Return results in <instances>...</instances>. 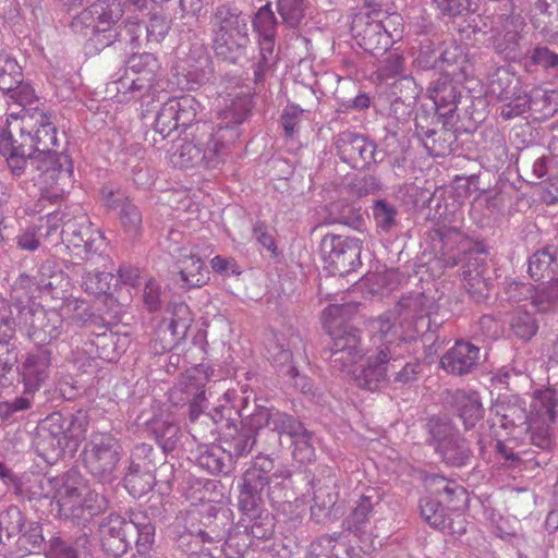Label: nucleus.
<instances>
[{
  "instance_id": "obj_1",
  "label": "nucleus",
  "mask_w": 558,
  "mask_h": 558,
  "mask_svg": "<svg viewBox=\"0 0 558 558\" xmlns=\"http://www.w3.org/2000/svg\"><path fill=\"white\" fill-rule=\"evenodd\" d=\"M58 146L52 114L44 110L36 109L19 133L0 128V154L16 177L28 172L33 181L53 184L62 172L71 174L72 161Z\"/></svg>"
},
{
  "instance_id": "obj_2",
  "label": "nucleus",
  "mask_w": 558,
  "mask_h": 558,
  "mask_svg": "<svg viewBox=\"0 0 558 558\" xmlns=\"http://www.w3.org/2000/svg\"><path fill=\"white\" fill-rule=\"evenodd\" d=\"M434 306V298L423 292L402 295L392 310L372 323L374 342L388 341L410 354L420 333L430 329Z\"/></svg>"
},
{
  "instance_id": "obj_3",
  "label": "nucleus",
  "mask_w": 558,
  "mask_h": 558,
  "mask_svg": "<svg viewBox=\"0 0 558 558\" xmlns=\"http://www.w3.org/2000/svg\"><path fill=\"white\" fill-rule=\"evenodd\" d=\"M156 526L146 511L130 509L122 517L110 513L99 524L102 549L113 557L123 556L134 544L145 555L155 542Z\"/></svg>"
},
{
  "instance_id": "obj_4",
  "label": "nucleus",
  "mask_w": 558,
  "mask_h": 558,
  "mask_svg": "<svg viewBox=\"0 0 558 558\" xmlns=\"http://www.w3.org/2000/svg\"><path fill=\"white\" fill-rule=\"evenodd\" d=\"M87 410L78 409L70 415L53 412L41 420L37 426L35 448L47 463L53 464L63 458L65 450L76 451L85 439L89 426Z\"/></svg>"
},
{
  "instance_id": "obj_5",
  "label": "nucleus",
  "mask_w": 558,
  "mask_h": 558,
  "mask_svg": "<svg viewBox=\"0 0 558 558\" xmlns=\"http://www.w3.org/2000/svg\"><path fill=\"white\" fill-rule=\"evenodd\" d=\"M357 306L353 303L330 304L323 312V324L331 338L328 360L332 367L344 371L362 359L361 331L351 324Z\"/></svg>"
},
{
  "instance_id": "obj_6",
  "label": "nucleus",
  "mask_w": 558,
  "mask_h": 558,
  "mask_svg": "<svg viewBox=\"0 0 558 558\" xmlns=\"http://www.w3.org/2000/svg\"><path fill=\"white\" fill-rule=\"evenodd\" d=\"M213 49L216 56L236 63L248 43V16L238 8L218 5L211 16Z\"/></svg>"
},
{
  "instance_id": "obj_7",
  "label": "nucleus",
  "mask_w": 558,
  "mask_h": 558,
  "mask_svg": "<svg viewBox=\"0 0 558 558\" xmlns=\"http://www.w3.org/2000/svg\"><path fill=\"white\" fill-rule=\"evenodd\" d=\"M190 135L192 138L183 141L172 153L171 162L180 168H216L226 153V145L216 138L215 126L208 122L196 123Z\"/></svg>"
},
{
  "instance_id": "obj_8",
  "label": "nucleus",
  "mask_w": 558,
  "mask_h": 558,
  "mask_svg": "<svg viewBox=\"0 0 558 558\" xmlns=\"http://www.w3.org/2000/svg\"><path fill=\"white\" fill-rule=\"evenodd\" d=\"M62 215L63 220L61 222L63 227L60 234L66 246L77 250L75 254L81 259L89 263L90 266L99 263L105 266L109 256L105 254L107 243L102 232L94 228L86 214H80L71 218H68V215L63 211H61Z\"/></svg>"
},
{
  "instance_id": "obj_9",
  "label": "nucleus",
  "mask_w": 558,
  "mask_h": 558,
  "mask_svg": "<svg viewBox=\"0 0 558 558\" xmlns=\"http://www.w3.org/2000/svg\"><path fill=\"white\" fill-rule=\"evenodd\" d=\"M19 313V327L27 339L36 347L51 349L52 344L68 331V324L59 311L45 308L33 303L14 306Z\"/></svg>"
},
{
  "instance_id": "obj_10",
  "label": "nucleus",
  "mask_w": 558,
  "mask_h": 558,
  "mask_svg": "<svg viewBox=\"0 0 558 558\" xmlns=\"http://www.w3.org/2000/svg\"><path fill=\"white\" fill-rule=\"evenodd\" d=\"M83 463L89 474L101 483H111L122 457L119 440L108 433L92 434L85 444Z\"/></svg>"
},
{
  "instance_id": "obj_11",
  "label": "nucleus",
  "mask_w": 558,
  "mask_h": 558,
  "mask_svg": "<svg viewBox=\"0 0 558 558\" xmlns=\"http://www.w3.org/2000/svg\"><path fill=\"white\" fill-rule=\"evenodd\" d=\"M325 268L332 276L343 277L361 265L362 242L356 238L326 234L320 242Z\"/></svg>"
},
{
  "instance_id": "obj_12",
  "label": "nucleus",
  "mask_w": 558,
  "mask_h": 558,
  "mask_svg": "<svg viewBox=\"0 0 558 558\" xmlns=\"http://www.w3.org/2000/svg\"><path fill=\"white\" fill-rule=\"evenodd\" d=\"M160 63L153 53H133L126 61L125 76L119 78L117 92L130 94L131 98H143L155 89Z\"/></svg>"
},
{
  "instance_id": "obj_13",
  "label": "nucleus",
  "mask_w": 558,
  "mask_h": 558,
  "mask_svg": "<svg viewBox=\"0 0 558 558\" xmlns=\"http://www.w3.org/2000/svg\"><path fill=\"white\" fill-rule=\"evenodd\" d=\"M377 342L378 340L375 343ZM405 354V350L398 345L379 341L376 355L369 356L366 365L354 372L356 385L368 391L381 389L390 380L389 372L395 368V362H399Z\"/></svg>"
},
{
  "instance_id": "obj_14",
  "label": "nucleus",
  "mask_w": 558,
  "mask_h": 558,
  "mask_svg": "<svg viewBox=\"0 0 558 558\" xmlns=\"http://www.w3.org/2000/svg\"><path fill=\"white\" fill-rule=\"evenodd\" d=\"M275 471L272 459L259 451L242 477L239 508L243 513H254L264 505L266 485Z\"/></svg>"
},
{
  "instance_id": "obj_15",
  "label": "nucleus",
  "mask_w": 558,
  "mask_h": 558,
  "mask_svg": "<svg viewBox=\"0 0 558 558\" xmlns=\"http://www.w3.org/2000/svg\"><path fill=\"white\" fill-rule=\"evenodd\" d=\"M252 414L253 425L258 426L263 434V451L278 448L282 435L291 437L302 430L303 423L298 417L275 407L255 405Z\"/></svg>"
},
{
  "instance_id": "obj_16",
  "label": "nucleus",
  "mask_w": 558,
  "mask_h": 558,
  "mask_svg": "<svg viewBox=\"0 0 558 558\" xmlns=\"http://www.w3.org/2000/svg\"><path fill=\"white\" fill-rule=\"evenodd\" d=\"M335 147L340 160L355 170L369 169L384 159V154L377 150L374 141L349 130L335 136Z\"/></svg>"
},
{
  "instance_id": "obj_17",
  "label": "nucleus",
  "mask_w": 558,
  "mask_h": 558,
  "mask_svg": "<svg viewBox=\"0 0 558 558\" xmlns=\"http://www.w3.org/2000/svg\"><path fill=\"white\" fill-rule=\"evenodd\" d=\"M380 12L355 14L351 23V33L356 44L366 52L378 56L385 53L393 40Z\"/></svg>"
},
{
  "instance_id": "obj_18",
  "label": "nucleus",
  "mask_w": 558,
  "mask_h": 558,
  "mask_svg": "<svg viewBox=\"0 0 558 558\" xmlns=\"http://www.w3.org/2000/svg\"><path fill=\"white\" fill-rule=\"evenodd\" d=\"M232 529L230 511L208 506L203 511L193 512L189 519V535L201 543L222 542Z\"/></svg>"
},
{
  "instance_id": "obj_19",
  "label": "nucleus",
  "mask_w": 558,
  "mask_h": 558,
  "mask_svg": "<svg viewBox=\"0 0 558 558\" xmlns=\"http://www.w3.org/2000/svg\"><path fill=\"white\" fill-rule=\"evenodd\" d=\"M388 510L383 494L377 488L367 487L355 501L344 524L349 531L355 534H365L373 521L385 519Z\"/></svg>"
},
{
  "instance_id": "obj_20",
  "label": "nucleus",
  "mask_w": 558,
  "mask_h": 558,
  "mask_svg": "<svg viewBox=\"0 0 558 558\" xmlns=\"http://www.w3.org/2000/svg\"><path fill=\"white\" fill-rule=\"evenodd\" d=\"M240 415L242 416L240 427L229 424L220 439L225 451L230 456L231 461L234 462L236 459L247 456L255 446L263 450L265 445L258 426H254L251 421L253 414L243 415L240 413Z\"/></svg>"
},
{
  "instance_id": "obj_21",
  "label": "nucleus",
  "mask_w": 558,
  "mask_h": 558,
  "mask_svg": "<svg viewBox=\"0 0 558 558\" xmlns=\"http://www.w3.org/2000/svg\"><path fill=\"white\" fill-rule=\"evenodd\" d=\"M526 111H531L537 120H547L554 117L558 111V93L534 88L530 94L525 93L522 97H519L511 107L502 108L500 116L509 120Z\"/></svg>"
},
{
  "instance_id": "obj_22",
  "label": "nucleus",
  "mask_w": 558,
  "mask_h": 558,
  "mask_svg": "<svg viewBox=\"0 0 558 558\" xmlns=\"http://www.w3.org/2000/svg\"><path fill=\"white\" fill-rule=\"evenodd\" d=\"M123 16V9L117 0H97L82 12H80L72 21V27H92L101 28L106 27L116 28L122 23H119Z\"/></svg>"
},
{
  "instance_id": "obj_23",
  "label": "nucleus",
  "mask_w": 558,
  "mask_h": 558,
  "mask_svg": "<svg viewBox=\"0 0 558 558\" xmlns=\"http://www.w3.org/2000/svg\"><path fill=\"white\" fill-rule=\"evenodd\" d=\"M54 487L58 514L61 519H70L73 515V505L86 490V480L77 469L72 468L54 476Z\"/></svg>"
},
{
  "instance_id": "obj_24",
  "label": "nucleus",
  "mask_w": 558,
  "mask_h": 558,
  "mask_svg": "<svg viewBox=\"0 0 558 558\" xmlns=\"http://www.w3.org/2000/svg\"><path fill=\"white\" fill-rule=\"evenodd\" d=\"M0 90L19 104L28 102L34 98V90L23 83V71L16 60L0 52Z\"/></svg>"
},
{
  "instance_id": "obj_25",
  "label": "nucleus",
  "mask_w": 558,
  "mask_h": 558,
  "mask_svg": "<svg viewBox=\"0 0 558 558\" xmlns=\"http://www.w3.org/2000/svg\"><path fill=\"white\" fill-rule=\"evenodd\" d=\"M523 20L510 21L506 26H492L490 45L496 54L506 61H518L523 56L521 31Z\"/></svg>"
},
{
  "instance_id": "obj_26",
  "label": "nucleus",
  "mask_w": 558,
  "mask_h": 558,
  "mask_svg": "<svg viewBox=\"0 0 558 558\" xmlns=\"http://www.w3.org/2000/svg\"><path fill=\"white\" fill-rule=\"evenodd\" d=\"M494 424H498L508 432L524 428L531 418L527 414L526 403L518 396L498 398L490 408Z\"/></svg>"
},
{
  "instance_id": "obj_27",
  "label": "nucleus",
  "mask_w": 558,
  "mask_h": 558,
  "mask_svg": "<svg viewBox=\"0 0 558 558\" xmlns=\"http://www.w3.org/2000/svg\"><path fill=\"white\" fill-rule=\"evenodd\" d=\"M142 31L141 23L137 21H128L122 23L116 28L106 27L93 28V34L87 41V48L92 51L98 52L104 48L109 47L116 43L129 44L132 49L138 46V33Z\"/></svg>"
},
{
  "instance_id": "obj_28",
  "label": "nucleus",
  "mask_w": 558,
  "mask_h": 558,
  "mask_svg": "<svg viewBox=\"0 0 558 558\" xmlns=\"http://www.w3.org/2000/svg\"><path fill=\"white\" fill-rule=\"evenodd\" d=\"M541 400L538 395L535 396V402L533 405L534 411L531 413V418L524 426V429L530 434L531 445L541 449L545 457L536 460V464L541 465L546 463L548 458L547 454L551 451L554 446V427L551 424L556 418H549L545 413L539 410Z\"/></svg>"
},
{
  "instance_id": "obj_29",
  "label": "nucleus",
  "mask_w": 558,
  "mask_h": 558,
  "mask_svg": "<svg viewBox=\"0 0 558 558\" xmlns=\"http://www.w3.org/2000/svg\"><path fill=\"white\" fill-rule=\"evenodd\" d=\"M207 373L195 368L186 372L180 381V390L183 395L180 400L187 403V414L190 421H196L205 408V384Z\"/></svg>"
},
{
  "instance_id": "obj_30",
  "label": "nucleus",
  "mask_w": 558,
  "mask_h": 558,
  "mask_svg": "<svg viewBox=\"0 0 558 558\" xmlns=\"http://www.w3.org/2000/svg\"><path fill=\"white\" fill-rule=\"evenodd\" d=\"M480 348L475 344L457 340L440 360L441 367L449 374L462 376L469 374L478 364Z\"/></svg>"
},
{
  "instance_id": "obj_31",
  "label": "nucleus",
  "mask_w": 558,
  "mask_h": 558,
  "mask_svg": "<svg viewBox=\"0 0 558 558\" xmlns=\"http://www.w3.org/2000/svg\"><path fill=\"white\" fill-rule=\"evenodd\" d=\"M52 351L49 348H37L27 354L22 364V379L28 393H34L46 381L50 374Z\"/></svg>"
},
{
  "instance_id": "obj_32",
  "label": "nucleus",
  "mask_w": 558,
  "mask_h": 558,
  "mask_svg": "<svg viewBox=\"0 0 558 558\" xmlns=\"http://www.w3.org/2000/svg\"><path fill=\"white\" fill-rule=\"evenodd\" d=\"M487 93L502 101L500 110L511 107L525 94L520 87V80L506 66L497 68L488 77Z\"/></svg>"
},
{
  "instance_id": "obj_33",
  "label": "nucleus",
  "mask_w": 558,
  "mask_h": 558,
  "mask_svg": "<svg viewBox=\"0 0 558 558\" xmlns=\"http://www.w3.org/2000/svg\"><path fill=\"white\" fill-rule=\"evenodd\" d=\"M63 220L61 210H53L45 217H40L38 223L26 228L20 235L16 236L17 246L21 250L34 252L36 251L50 235L57 233L60 221Z\"/></svg>"
},
{
  "instance_id": "obj_34",
  "label": "nucleus",
  "mask_w": 558,
  "mask_h": 558,
  "mask_svg": "<svg viewBox=\"0 0 558 558\" xmlns=\"http://www.w3.org/2000/svg\"><path fill=\"white\" fill-rule=\"evenodd\" d=\"M175 266L180 286L184 289L203 287L209 280V272L203 260L192 250L181 248Z\"/></svg>"
},
{
  "instance_id": "obj_35",
  "label": "nucleus",
  "mask_w": 558,
  "mask_h": 558,
  "mask_svg": "<svg viewBox=\"0 0 558 558\" xmlns=\"http://www.w3.org/2000/svg\"><path fill=\"white\" fill-rule=\"evenodd\" d=\"M453 413L470 430L484 417V407L477 391L458 389L451 393Z\"/></svg>"
},
{
  "instance_id": "obj_36",
  "label": "nucleus",
  "mask_w": 558,
  "mask_h": 558,
  "mask_svg": "<svg viewBox=\"0 0 558 558\" xmlns=\"http://www.w3.org/2000/svg\"><path fill=\"white\" fill-rule=\"evenodd\" d=\"M106 205L119 211L120 222L131 236L140 234L142 229V213L138 207L123 193L102 190Z\"/></svg>"
},
{
  "instance_id": "obj_37",
  "label": "nucleus",
  "mask_w": 558,
  "mask_h": 558,
  "mask_svg": "<svg viewBox=\"0 0 558 558\" xmlns=\"http://www.w3.org/2000/svg\"><path fill=\"white\" fill-rule=\"evenodd\" d=\"M427 95L434 102L433 109L445 117L456 111L460 99L459 87L448 75H440L433 81L427 88Z\"/></svg>"
},
{
  "instance_id": "obj_38",
  "label": "nucleus",
  "mask_w": 558,
  "mask_h": 558,
  "mask_svg": "<svg viewBox=\"0 0 558 558\" xmlns=\"http://www.w3.org/2000/svg\"><path fill=\"white\" fill-rule=\"evenodd\" d=\"M34 280L37 289L49 293L52 299H62L70 284L69 277L58 269L52 260H46L40 265Z\"/></svg>"
},
{
  "instance_id": "obj_39",
  "label": "nucleus",
  "mask_w": 558,
  "mask_h": 558,
  "mask_svg": "<svg viewBox=\"0 0 558 558\" xmlns=\"http://www.w3.org/2000/svg\"><path fill=\"white\" fill-rule=\"evenodd\" d=\"M266 487L267 493L265 497L269 499L274 507L286 504L290 505L293 500L298 499L292 485L291 472L284 466L276 469Z\"/></svg>"
},
{
  "instance_id": "obj_40",
  "label": "nucleus",
  "mask_w": 558,
  "mask_h": 558,
  "mask_svg": "<svg viewBox=\"0 0 558 558\" xmlns=\"http://www.w3.org/2000/svg\"><path fill=\"white\" fill-rule=\"evenodd\" d=\"M558 247L547 244L535 251L527 260V272L532 279L539 281L551 278L558 270Z\"/></svg>"
},
{
  "instance_id": "obj_41",
  "label": "nucleus",
  "mask_w": 558,
  "mask_h": 558,
  "mask_svg": "<svg viewBox=\"0 0 558 558\" xmlns=\"http://www.w3.org/2000/svg\"><path fill=\"white\" fill-rule=\"evenodd\" d=\"M118 336L108 328L102 332L94 333L88 341L85 342V352L92 359H99L106 362L117 361L121 353L118 345Z\"/></svg>"
},
{
  "instance_id": "obj_42",
  "label": "nucleus",
  "mask_w": 558,
  "mask_h": 558,
  "mask_svg": "<svg viewBox=\"0 0 558 558\" xmlns=\"http://www.w3.org/2000/svg\"><path fill=\"white\" fill-rule=\"evenodd\" d=\"M428 236L432 247L436 253L441 254L447 267H453L458 264L454 255L451 254L454 245L462 238V233L456 227H437L433 229Z\"/></svg>"
},
{
  "instance_id": "obj_43",
  "label": "nucleus",
  "mask_w": 558,
  "mask_h": 558,
  "mask_svg": "<svg viewBox=\"0 0 558 558\" xmlns=\"http://www.w3.org/2000/svg\"><path fill=\"white\" fill-rule=\"evenodd\" d=\"M420 513L426 523L432 527L441 531L448 530L449 533H462L463 527L460 530L453 529V519L449 517L442 504L432 497H424L420 500Z\"/></svg>"
},
{
  "instance_id": "obj_44",
  "label": "nucleus",
  "mask_w": 558,
  "mask_h": 558,
  "mask_svg": "<svg viewBox=\"0 0 558 558\" xmlns=\"http://www.w3.org/2000/svg\"><path fill=\"white\" fill-rule=\"evenodd\" d=\"M447 465L462 468L470 463L473 452L470 442L460 433L436 451Z\"/></svg>"
},
{
  "instance_id": "obj_45",
  "label": "nucleus",
  "mask_w": 558,
  "mask_h": 558,
  "mask_svg": "<svg viewBox=\"0 0 558 558\" xmlns=\"http://www.w3.org/2000/svg\"><path fill=\"white\" fill-rule=\"evenodd\" d=\"M197 463L213 475H227L234 469V461H231L222 445L206 447L197 457Z\"/></svg>"
},
{
  "instance_id": "obj_46",
  "label": "nucleus",
  "mask_w": 558,
  "mask_h": 558,
  "mask_svg": "<svg viewBox=\"0 0 558 558\" xmlns=\"http://www.w3.org/2000/svg\"><path fill=\"white\" fill-rule=\"evenodd\" d=\"M533 25L548 37L558 36V0H537Z\"/></svg>"
},
{
  "instance_id": "obj_47",
  "label": "nucleus",
  "mask_w": 558,
  "mask_h": 558,
  "mask_svg": "<svg viewBox=\"0 0 558 558\" xmlns=\"http://www.w3.org/2000/svg\"><path fill=\"white\" fill-rule=\"evenodd\" d=\"M163 457L154 449L151 445L142 442L134 446L130 456V470L140 473H155L157 465L160 463L163 468H168L163 462Z\"/></svg>"
},
{
  "instance_id": "obj_48",
  "label": "nucleus",
  "mask_w": 558,
  "mask_h": 558,
  "mask_svg": "<svg viewBox=\"0 0 558 558\" xmlns=\"http://www.w3.org/2000/svg\"><path fill=\"white\" fill-rule=\"evenodd\" d=\"M108 499L95 490L83 492V496L73 505V515L69 520H84L104 512L108 508Z\"/></svg>"
},
{
  "instance_id": "obj_49",
  "label": "nucleus",
  "mask_w": 558,
  "mask_h": 558,
  "mask_svg": "<svg viewBox=\"0 0 558 558\" xmlns=\"http://www.w3.org/2000/svg\"><path fill=\"white\" fill-rule=\"evenodd\" d=\"M148 430L154 436L163 453L173 451L181 438L180 426L162 418H154L148 424Z\"/></svg>"
},
{
  "instance_id": "obj_50",
  "label": "nucleus",
  "mask_w": 558,
  "mask_h": 558,
  "mask_svg": "<svg viewBox=\"0 0 558 558\" xmlns=\"http://www.w3.org/2000/svg\"><path fill=\"white\" fill-rule=\"evenodd\" d=\"M88 543L87 533L83 532L72 544L60 536L48 539L44 554L46 558H81L80 547L85 548Z\"/></svg>"
},
{
  "instance_id": "obj_51",
  "label": "nucleus",
  "mask_w": 558,
  "mask_h": 558,
  "mask_svg": "<svg viewBox=\"0 0 558 558\" xmlns=\"http://www.w3.org/2000/svg\"><path fill=\"white\" fill-rule=\"evenodd\" d=\"M338 501V492L336 490V484L333 481L319 485L314 490L313 506L311 507V513L314 517L330 518L332 510Z\"/></svg>"
},
{
  "instance_id": "obj_52",
  "label": "nucleus",
  "mask_w": 558,
  "mask_h": 558,
  "mask_svg": "<svg viewBox=\"0 0 558 558\" xmlns=\"http://www.w3.org/2000/svg\"><path fill=\"white\" fill-rule=\"evenodd\" d=\"M458 136L454 130L448 128L446 122L435 130V135L425 138L422 143L429 155L446 156L453 150Z\"/></svg>"
},
{
  "instance_id": "obj_53",
  "label": "nucleus",
  "mask_w": 558,
  "mask_h": 558,
  "mask_svg": "<svg viewBox=\"0 0 558 558\" xmlns=\"http://www.w3.org/2000/svg\"><path fill=\"white\" fill-rule=\"evenodd\" d=\"M171 317L168 324V331H170L174 341H180L185 338L193 318L190 307L183 303H174L170 311Z\"/></svg>"
},
{
  "instance_id": "obj_54",
  "label": "nucleus",
  "mask_w": 558,
  "mask_h": 558,
  "mask_svg": "<svg viewBox=\"0 0 558 558\" xmlns=\"http://www.w3.org/2000/svg\"><path fill=\"white\" fill-rule=\"evenodd\" d=\"M278 62V56L275 53V41L259 40V53L253 64L254 82L262 83L267 73L271 72Z\"/></svg>"
},
{
  "instance_id": "obj_55",
  "label": "nucleus",
  "mask_w": 558,
  "mask_h": 558,
  "mask_svg": "<svg viewBox=\"0 0 558 558\" xmlns=\"http://www.w3.org/2000/svg\"><path fill=\"white\" fill-rule=\"evenodd\" d=\"M277 11L283 24L290 28L301 25L306 16L308 3L306 0H277Z\"/></svg>"
},
{
  "instance_id": "obj_56",
  "label": "nucleus",
  "mask_w": 558,
  "mask_h": 558,
  "mask_svg": "<svg viewBox=\"0 0 558 558\" xmlns=\"http://www.w3.org/2000/svg\"><path fill=\"white\" fill-rule=\"evenodd\" d=\"M433 4L441 20L464 16L477 9V0H433Z\"/></svg>"
},
{
  "instance_id": "obj_57",
  "label": "nucleus",
  "mask_w": 558,
  "mask_h": 558,
  "mask_svg": "<svg viewBox=\"0 0 558 558\" xmlns=\"http://www.w3.org/2000/svg\"><path fill=\"white\" fill-rule=\"evenodd\" d=\"M444 118L445 116L435 109L427 110L425 108H420L414 119V133L418 141L423 143L425 138H429L432 135H435V130L444 123Z\"/></svg>"
},
{
  "instance_id": "obj_58",
  "label": "nucleus",
  "mask_w": 558,
  "mask_h": 558,
  "mask_svg": "<svg viewBox=\"0 0 558 558\" xmlns=\"http://www.w3.org/2000/svg\"><path fill=\"white\" fill-rule=\"evenodd\" d=\"M179 129V122L177 120V111L174 106V99H168L162 104L158 111L155 123L154 134H158L161 141H165L170 134Z\"/></svg>"
},
{
  "instance_id": "obj_59",
  "label": "nucleus",
  "mask_w": 558,
  "mask_h": 558,
  "mask_svg": "<svg viewBox=\"0 0 558 558\" xmlns=\"http://www.w3.org/2000/svg\"><path fill=\"white\" fill-rule=\"evenodd\" d=\"M429 437L427 442L437 451L441 445L447 444L459 432L454 425L449 421L440 417H432L427 423Z\"/></svg>"
},
{
  "instance_id": "obj_60",
  "label": "nucleus",
  "mask_w": 558,
  "mask_h": 558,
  "mask_svg": "<svg viewBox=\"0 0 558 558\" xmlns=\"http://www.w3.org/2000/svg\"><path fill=\"white\" fill-rule=\"evenodd\" d=\"M253 26L259 35V40L275 41L278 21L271 9V2H267L258 9L253 19Z\"/></svg>"
},
{
  "instance_id": "obj_61",
  "label": "nucleus",
  "mask_w": 558,
  "mask_h": 558,
  "mask_svg": "<svg viewBox=\"0 0 558 558\" xmlns=\"http://www.w3.org/2000/svg\"><path fill=\"white\" fill-rule=\"evenodd\" d=\"M532 305L538 312H549L558 306V277L550 278L545 284L538 287L532 295Z\"/></svg>"
},
{
  "instance_id": "obj_62",
  "label": "nucleus",
  "mask_w": 558,
  "mask_h": 558,
  "mask_svg": "<svg viewBox=\"0 0 558 558\" xmlns=\"http://www.w3.org/2000/svg\"><path fill=\"white\" fill-rule=\"evenodd\" d=\"M173 99L179 128H183L184 131L187 129H192V131H194L196 124L193 125V122L198 113V109L201 107L199 102L191 95H184Z\"/></svg>"
},
{
  "instance_id": "obj_63",
  "label": "nucleus",
  "mask_w": 558,
  "mask_h": 558,
  "mask_svg": "<svg viewBox=\"0 0 558 558\" xmlns=\"http://www.w3.org/2000/svg\"><path fill=\"white\" fill-rule=\"evenodd\" d=\"M112 278L110 271L88 270L82 276V288L93 295L107 294L110 291Z\"/></svg>"
},
{
  "instance_id": "obj_64",
  "label": "nucleus",
  "mask_w": 558,
  "mask_h": 558,
  "mask_svg": "<svg viewBox=\"0 0 558 558\" xmlns=\"http://www.w3.org/2000/svg\"><path fill=\"white\" fill-rule=\"evenodd\" d=\"M510 328L517 338L530 341L538 330V323L533 314L519 311L513 314Z\"/></svg>"
}]
</instances>
